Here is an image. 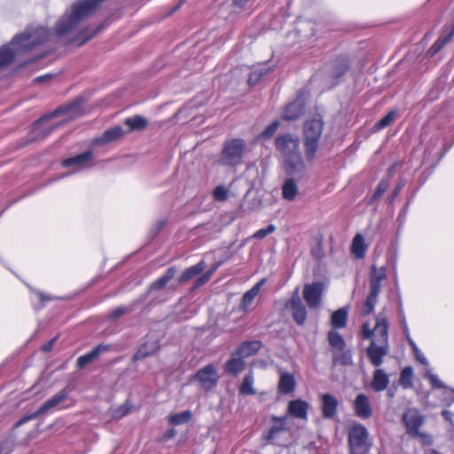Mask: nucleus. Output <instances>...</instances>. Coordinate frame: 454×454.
<instances>
[{"mask_svg": "<svg viewBox=\"0 0 454 454\" xmlns=\"http://www.w3.org/2000/svg\"><path fill=\"white\" fill-rule=\"evenodd\" d=\"M275 145L280 153L282 162L301 155L297 136L289 133L279 135L276 137Z\"/></svg>", "mask_w": 454, "mask_h": 454, "instance_id": "6e6552de", "label": "nucleus"}, {"mask_svg": "<svg viewBox=\"0 0 454 454\" xmlns=\"http://www.w3.org/2000/svg\"><path fill=\"white\" fill-rule=\"evenodd\" d=\"M110 349L106 344H99L87 354L81 356L76 361V366L79 369L84 368L87 364L93 363L104 352Z\"/></svg>", "mask_w": 454, "mask_h": 454, "instance_id": "a211bd4d", "label": "nucleus"}, {"mask_svg": "<svg viewBox=\"0 0 454 454\" xmlns=\"http://www.w3.org/2000/svg\"><path fill=\"white\" fill-rule=\"evenodd\" d=\"M389 187V184L387 180H381L378 185L377 188L371 199V203L379 200L381 196L387 192V190Z\"/></svg>", "mask_w": 454, "mask_h": 454, "instance_id": "c03bdc74", "label": "nucleus"}, {"mask_svg": "<svg viewBox=\"0 0 454 454\" xmlns=\"http://www.w3.org/2000/svg\"><path fill=\"white\" fill-rule=\"evenodd\" d=\"M167 220L160 218L158 219L152 227L151 232L156 235L166 225Z\"/></svg>", "mask_w": 454, "mask_h": 454, "instance_id": "13d9d810", "label": "nucleus"}, {"mask_svg": "<svg viewBox=\"0 0 454 454\" xmlns=\"http://www.w3.org/2000/svg\"><path fill=\"white\" fill-rule=\"evenodd\" d=\"M274 420L278 421L279 425H275L271 427V428L269 431L268 439L272 440L274 439L277 434H278L280 432L286 430L285 428V418H274Z\"/></svg>", "mask_w": 454, "mask_h": 454, "instance_id": "a18cd8bd", "label": "nucleus"}, {"mask_svg": "<svg viewBox=\"0 0 454 454\" xmlns=\"http://www.w3.org/2000/svg\"><path fill=\"white\" fill-rule=\"evenodd\" d=\"M404 185H405V181L400 180L399 183L397 184V185L395 186V190L393 191L392 194L387 197V203L390 204L395 200V198L399 195L401 190L403 188Z\"/></svg>", "mask_w": 454, "mask_h": 454, "instance_id": "6e6d98bb", "label": "nucleus"}, {"mask_svg": "<svg viewBox=\"0 0 454 454\" xmlns=\"http://www.w3.org/2000/svg\"><path fill=\"white\" fill-rule=\"evenodd\" d=\"M192 414L189 411H184L181 413L170 415L168 420L171 424L181 425L188 422L191 419Z\"/></svg>", "mask_w": 454, "mask_h": 454, "instance_id": "79ce46f5", "label": "nucleus"}, {"mask_svg": "<svg viewBox=\"0 0 454 454\" xmlns=\"http://www.w3.org/2000/svg\"><path fill=\"white\" fill-rule=\"evenodd\" d=\"M413 370L411 367H405L401 372L399 383L403 388H411L412 387Z\"/></svg>", "mask_w": 454, "mask_h": 454, "instance_id": "ea45409f", "label": "nucleus"}, {"mask_svg": "<svg viewBox=\"0 0 454 454\" xmlns=\"http://www.w3.org/2000/svg\"><path fill=\"white\" fill-rule=\"evenodd\" d=\"M295 387V380L294 377L287 372L282 373L279 383H278V389L279 391L284 394H289L294 391Z\"/></svg>", "mask_w": 454, "mask_h": 454, "instance_id": "2f4dec72", "label": "nucleus"}, {"mask_svg": "<svg viewBox=\"0 0 454 454\" xmlns=\"http://www.w3.org/2000/svg\"><path fill=\"white\" fill-rule=\"evenodd\" d=\"M125 131L121 126H114L105 130L101 137L95 138V145H106L124 137Z\"/></svg>", "mask_w": 454, "mask_h": 454, "instance_id": "aec40b11", "label": "nucleus"}, {"mask_svg": "<svg viewBox=\"0 0 454 454\" xmlns=\"http://www.w3.org/2000/svg\"><path fill=\"white\" fill-rule=\"evenodd\" d=\"M288 412L295 418L306 419L308 403L301 400H294L289 403Z\"/></svg>", "mask_w": 454, "mask_h": 454, "instance_id": "bb28decb", "label": "nucleus"}, {"mask_svg": "<svg viewBox=\"0 0 454 454\" xmlns=\"http://www.w3.org/2000/svg\"><path fill=\"white\" fill-rule=\"evenodd\" d=\"M283 168L288 176V178L301 181L309 177L308 169L301 155L284 161Z\"/></svg>", "mask_w": 454, "mask_h": 454, "instance_id": "9b49d317", "label": "nucleus"}, {"mask_svg": "<svg viewBox=\"0 0 454 454\" xmlns=\"http://www.w3.org/2000/svg\"><path fill=\"white\" fill-rule=\"evenodd\" d=\"M159 348L160 344L157 340H147L139 347V348L133 356V360L137 361L144 359L148 356L154 354Z\"/></svg>", "mask_w": 454, "mask_h": 454, "instance_id": "b1692460", "label": "nucleus"}, {"mask_svg": "<svg viewBox=\"0 0 454 454\" xmlns=\"http://www.w3.org/2000/svg\"><path fill=\"white\" fill-rule=\"evenodd\" d=\"M131 406L128 403H123L113 411V418L120 419L129 414L131 411Z\"/></svg>", "mask_w": 454, "mask_h": 454, "instance_id": "09e8293b", "label": "nucleus"}, {"mask_svg": "<svg viewBox=\"0 0 454 454\" xmlns=\"http://www.w3.org/2000/svg\"><path fill=\"white\" fill-rule=\"evenodd\" d=\"M395 115L396 113L395 111H390L387 115H385L380 121H379L374 125V129L376 130H380L387 127L394 121Z\"/></svg>", "mask_w": 454, "mask_h": 454, "instance_id": "49530a36", "label": "nucleus"}, {"mask_svg": "<svg viewBox=\"0 0 454 454\" xmlns=\"http://www.w3.org/2000/svg\"><path fill=\"white\" fill-rule=\"evenodd\" d=\"M92 158L93 153L91 151H87L79 155L64 160L62 161V165L65 168H74V171H80L89 166Z\"/></svg>", "mask_w": 454, "mask_h": 454, "instance_id": "2eb2a0df", "label": "nucleus"}, {"mask_svg": "<svg viewBox=\"0 0 454 454\" xmlns=\"http://www.w3.org/2000/svg\"><path fill=\"white\" fill-rule=\"evenodd\" d=\"M213 197L216 201H225L229 198V191L224 186L218 185L213 191Z\"/></svg>", "mask_w": 454, "mask_h": 454, "instance_id": "de8ad7c7", "label": "nucleus"}, {"mask_svg": "<svg viewBox=\"0 0 454 454\" xmlns=\"http://www.w3.org/2000/svg\"><path fill=\"white\" fill-rule=\"evenodd\" d=\"M290 305L294 321L300 325H303L307 318V311L297 293L292 296Z\"/></svg>", "mask_w": 454, "mask_h": 454, "instance_id": "6ab92c4d", "label": "nucleus"}, {"mask_svg": "<svg viewBox=\"0 0 454 454\" xmlns=\"http://www.w3.org/2000/svg\"><path fill=\"white\" fill-rule=\"evenodd\" d=\"M14 59V52L7 46L0 49V68L8 66Z\"/></svg>", "mask_w": 454, "mask_h": 454, "instance_id": "a19ab883", "label": "nucleus"}, {"mask_svg": "<svg viewBox=\"0 0 454 454\" xmlns=\"http://www.w3.org/2000/svg\"><path fill=\"white\" fill-rule=\"evenodd\" d=\"M427 378L430 381L431 385L434 388H446V386L443 382L437 377V375L431 373L430 372H427Z\"/></svg>", "mask_w": 454, "mask_h": 454, "instance_id": "3c124183", "label": "nucleus"}, {"mask_svg": "<svg viewBox=\"0 0 454 454\" xmlns=\"http://www.w3.org/2000/svg\"><path fill=\"white\" fill-rule=\"evenodd\" d=\"M244 367H245L244 358L241 356H236L234 353L232 355V357L226 362V364L224 365V370L229 374L236 376L244 370Z\"/></svg>", "mask_w": 454, "mask_h": 454, "instance_id": "a878e982", "label": "nucleus"}, {"mask_svg": "<svg viewBox=\"0 0 454 454\" xmlns=\"http://www.w3.org/2000/svg\"><path fill=\"white\" fill-rule=\"evenodd\" d=\"M69 391L67 388H63L51 398L48 399L36 411L20 419L17 422L16 427H19L31 419L37 418L40 415L45 414L48 411L58 408L67 399Z\"/></svg>", "mask_w": 454, "mask_h": 454, "instance_id": "9d476101", "label": "nucleus"}, {"mask_svg": "<svg viewBox=\"0 0 454 454\" xmlns=\"http://www.w3.org/2000/svg\"><path fill=\"white\" fill-rule=\"evenodd\" d=\"M276 228L273 224H270L267 228L260 229L256 232L254 233L253 238L262 239L265 238L267 235L275 231Z\"/></svg>", "mask_w": 454, "mask_h": 454, "instance_id": "603ef678", "label": "nucleus"}, {"mask_svg": "<svg viewBox=\"0 0 454 454\" xmlns=\"http://www.w3.org/2000/svg\"><path fill=\"white\" fill-rule=\"evenodd\" d=\"M387 278V267L378 266L372 263L369 272L370 291L363 306V314L370 315L378 302V297L381 291L382 282Z\"/></svg>", "mask_w": 454, "mask_h": 454, "instance_id": "f03ea898", "label": "nucleus"}, {"mask_svg": "<svg viewBox=\"0 0 454 454\" xmlns=\"http://www.w3.org/2000/svg\"><path fill=\"white\" fill-rule=\"evenodd\" d=\"M328 341L333 350H341L346 347L343 337L336 331H330L328 333Z\"/></svg>", "mask_w": 454, "mask_h": 454, "instance_id": "e433bc0d", "label": "nucleus"}, {"mask_svg": "<svg viewBox=\"0 0 454 454\" xmlns=\"http://www.w3.org/2000/svg\"><path fill=\"white\" fill-rule=\"evenodd\" d=\"M355 414L363 419H369L372 415V409L370 400L364 394H359L353 403Z\"/></svg>", "mask_w": 454, "mask_h": 454, "instance_id": "dca6fc26", "label": "nucleus"}, {"mask_svg": "<svg viewBox=\"0 0 454 454\" xmlns=\"http://www.w3.org/2000/svg\"><path fill=\"white\" fill-rule=\"evenodd\" d=\"M223 261H219V262H215L213 265V267L205 273L209 274V278H211V276L214 274V272L223 264Z\"/></svg>", "mask_w": 454, "mask_h": 454, "instance_id": "e2e57ef3", "label": "nucleus"}, {"mask_svg": "<svg viewBox=\"0 0 454 454\" xmlns=\"http://www.w3.org/2000/svg\"><path fill=\"white\" fill-rule=\"evenodd\" d=\"M205 267L206 265L204 261H200L197 264L187 268L178 278V282L180 284H184L189 281L190 279L197 277L204 270Z\"/></svg>", "mask_w": 454, "mask_h": 454, "instance_id": "cd10ccee", "label": "nucleus"}, {"mask_svg": "<svg viewBox=\"0 0 454 454\" xmlns=\"http://www.w3.org/2000/svg\"><path fill=\"white\" fill-rule=\"evenodd\" d=\"M262 75V74H257L256 72L252 73L248 79V82L255 83L261 78Z\"/></svg>", "mask_w": 454, "mask_h": 454, "instance_id": "338daca9", "label": "nucleus"}, {"mask_svg": "<svg viewBox=\"0 0 454 454\" xmlns=\"http://www.w3.org/2000/svg\"><path fill=\"white\" fill-rule=\"evenodd\" d=\"M129 310L130 309L128 307H119L110 313L109 318L111 320H116L117 318L121 317Z\"/></svg>", "mask_w": 454, "mask_h": 454, "instance_id": "5fc2aeb1", "label": "nucleus"}, {"mask_svg": "<svg viewBox=\"0 0 454 454\" xmlns=\"http://www.w3.org/2000/svg\"><path fill=\"white\" fill-rule=\"evenodd\" d=\"M261 348L262 342L259 340L244 341L239 346L235 355L246 358L256 354Z\"/></svg>", "mask_w": 454, "mask_h": 454, "instance_id": "5701e85b", "label": "nucleus"}, {"mask_svg": "<svg viewBox=\"0 0 454 454\" xmlns=\"http://www.w3.org/2000/svg\"><path fill=\"white\" fill-rule=\"evenodd\" d=\"M79 106V103L78 102H74L72 103L71 105L67 106H65V107H59L58 109H56L53 113H51V114L49 115H46L43 118H41L40 120H38L37 121L35 122L34 126L35 128H37L41 123H43L44 121L53 117V116H56V115H59L61 114H64V113H69V112H72L73 110L76 109L77 107Z\"/></svg>", "mask_w": 454, "mask_h": 454, "instance_id": "58836bf2", "label": "nucleus"}, {"mask_svg": "<svg viewBox=\"0 0 454 454\" xmlns=\"http://www.w3.org/2000/svg\"><path fill=\"white\" fill-rule=\"evenodd\" d=\"M348 443L349 454H368L372 442L367 428L360 423L353 424L348 429Z\"/></svg>", "mask_w": 454, "mask_h": 454, "instance_id": "39448f33", "label": "nucleus"}, {"mask_svg": "<svg viewBox=\"0 0 454 454\" xmlns=\"http://www.w3.org/2000/svg\"><path fill=\"white\" fill-rule=\"evenodd\" d=\"M389 384V377L383 369H376L373 372L371 386L376 392L385 390Z\"/></svg>", "mask_w": 454, "mask_h": 454, "instance_id": "393cba45", "label": "nucleus"}, {"mask_svg": "<svg viewBox=\"0 0 454 454\" xmlns=\"http://www.w3.org/2000/svg\"><path fill=\"white\" fill-rule=\"evenodd\" d=\"M410 346L411 347L414 354H415V356L417 358V360H419L422 364L424 365H428V361L427 359L426 358V356L420 352V350L418 348L416 343L414 342V340L411 339V338H409V340H408Z\"/></svg>", "mask_w": 454, "mask_h": 454, "instance_id": "8fccbe9b", "label": "nucleus"}, {"mask_svg": "<svg viewBox=\"0 0 454 454\" xmlns=\"http://www.w3.org/2000/svg\"><path fill=\"white\" fill-rule=\"evenodd\" d=\"M401 325H402L403 333L405 334V336L407 338V340H409V338H411L410 331H409V327H408L405 317L403 315V312L401 313Z\"/></svg>", "mask_w": 454, "mask_h": 454, "instance_id": "bf43d9fd", "label": "nucleus"}, {"mask_svg": "<svg viewBox=\"0 0 454 454\" xmlns=\"http://www.w3.org/2000/svg\"><path fill=\"white\" fill-rule=\"evenodd\" d=\"M322 130L323 122L320 120L313 119L304 124L305 155L308 160H312L315 158Z\"/></svg>", "mask_w": 454, "mask_h": 454, "instance_id": "0eeeda50", "label": "nucleus"}, {"mask_svg": "<svg viewBox=\"0 0 454 454\" xmlns=\"http://www.w3.org/2000/svg\"><path fill=\"white\" fill-rule=\"evenodd\" d=\"M278 121H273L269 126L265 128V129L261 133V137L263 138H270L278 129Z\"/></svg>", "mask_w": 454, "mask_h": 454, "instance_id": "864d4df0", "label": "nucleus"}, {"mask_svg": "<svg viewBox=\"0 0 454 454\" xmlns=\"http://www.w3.org/2000/svg\"><path fill=\"white\" fill-rule=\"evenodd\" d=\"M254 384V374L249 372L245 375L243 381L239 387V392L242 395H255V390L253 387Z\"/></svg>", "mask_w": 454, "mask_h": 454, "instance_id": "4c0bfd02", "label": "nucleus"}, {"mask_svg": "<svg viewBox=\"0 0 454 454\" xmlns=\"http://www.w3.org/2000/svg\"><path fill=\"white\" fill-rule=\"evenodd\" d=\"M333 365H350L352 364V355L350 350L347 349L346 347L342 348L341 350L333 351Z\"/></svg>", "mask_w": 454, "mask_h": 454, "instance_id": "c756f323", "label": "nucleus"}, {"mask_svg": "<svg viewBox=\"0 0 454 454\" xmlns=\"http://www.w3.org/2000/svg\"><path fill=\"white\" fill-rule=\"evenodd\" d=\"M247 152V143L242 138H231L225 140L218 159L222 166L236 167L242 162Z\"/></svg>", "mask_w": 454, "mask_h": 454, "instance_id": "7ed1b4c3", "label": "nucleus"}, {"mask_svg": "<svg viewBox=\"0 0 454 454\" xmlns=\"http://www.w3.org/2000/svg\"><path fill=\"white\" fill-rule=\"evenodd\" d=\"M364 339H371V343L380 345L388 344V321L384 313L376 316L375 325L371 329L369 323H364L362 329Z\"/></svg>", "mask_w": 454, "mask_h": 454, "instance_id": "423d86ee", "label": "nucleus"}, {"mask_svg": "<svg viewBox=\"0 0 454 454\" xmlns=\"http://www.w3.org/2000/svg\"><path fill=\"white\" fill-rule=\"evenodd\" d=\"M51 77H52V74H45V75H41V76L36 77V78L34 80V82H37V83H39V82H47V81H49Z\"/></svg>", "mask_w": 454, "mask_h": 454, "instance_id": "0e129e2a", "label": "nucleus"}, {"mask_svg": "<svg viewBox=\"0 0 454 454\" xmlns=\"http://www.w3.org/2000/svg\"><path fill=\"white\" fill-rule=\"evenodd\" d=\"M124 124L129 127V131H135L145 129L147 127L148 121L141 115H134L132 117L126 118Z\"/></svg>", "mask_w": 454, "mask_h": 454, "instance_id": "473e14b6", "label": "nucleus"}, {"mask_svg": "<svg viewBox=\"0 0 454 454\" xmlns=\"http://www.w3.org/2000/svg\"><path fill=\"white\" fill-rule=\"evenodd\" d=\"M348 319V310L346 308H340L332 315L331 322L334 328H343L346 326Z\"/></svg>", "mask_w": 454, "mask_h": 454, "instance_id": "f704fd0d", "label": "nucleus"}, {"mask_svg": "<svg viewBox=\"0 0 454 454\" xmlns=\"http://www.w3.org/2000/svg\"><path fill=\"white\" fill-rule=\"evenodd\" d=\"M322 399V414L325 419H333L337 411L338 400L331 394H324Z\"/></svg>", "mask_w": 454, "mask_h": 454, "instance_id": "4be33fe9", "label": "nucleus"}, {"mask_svg": "<svg viewBox=\"0 0 454 454\" xmlns=\"http://www.w3.org/2000/svg\"><path fill=\"white\" fill-rule=\"evenodd\" d=\"M176 435V430L175 429H169L165 432L163 438L164 439H170L173 438Z\"/></svg>", "mask_w": 454, "mask_h": 454, "instance_id": "774afa93", "label": "nucleus"}, {"mask_svg": "<svg viewBox=\"0 0 454 454\" xmlns=\"http://www.w3.org/2000/svg\"><path fill=\"white\" fill-rule=\"evenodd\" d=\"M338 61H340L341 69L340 71L335 72L334 73L335 75H340V74H344L348 68L347 60L345 59H340Z\"/></svg>", "mask_w": 454, "mask_h": 454, "instance_id": "680f3d73", "label": "nucleus"}, {"mask_svg": "<svg viewBox=\"0 0 454 454\" xmlns=\"http://www.w3.org/2000/svg\"><path fill=\"white\" fill-rule=\"evenodd\" d=\"M454 35V25L452 26V28L450 32L444 35L440 36L436 42L428 49L427 54L429 57H434L435 54H437L452 38Z\"/></svg>", "mask_w": 454, "mask_h": 454, "instance_id": "7c9ffc66", "label": "nucleus"}, {"mask_svg": "<svg viewBox=\"0 0 454 454\" xmlns=\"http://www.w3.org/2000/svg\"><path fill=\"white\" fill-rule=\"evenodd\" d=\"M176 272L177 270L176 267H169L160 278L151 284L146 294L144 295V298L153 295L155 292L163 289L167 284L175 277Z\"/></svg>", "mask_w": 454, "mask_h": 454, "instance_id": "f3484780", "label": "nucleus"}, {"mask_svg": "<svg viewBox=\"0 0 454 454\" xmlns=\"http://www.w3.org/2000/svg\"><path fill=\"white\" fill-rule=\"evenodd\" d=\"M323 290L324 286L320 282H314L304 286L303 297L309 308L317 309L320 306Z\"/></svg>", "mask_w": 454, "mask_h": 454, "instance_id": "ddd939ff", "label": "nucleus"}, {"mask_svg": "<svg viewBox=\"0 0 454 454\" xmlns=\"http://www.w3.org/2000/svg\"><path fill=\"white\" fill-rule=\"evenodd\" d=\"M402 421L406 428V433L412 437H419L422 440L429 438L427 434L419 432L420 427L425 422V416H423L419 409L408 408L402 415Z\"/></svg>", "mask_w": 454, "mask_h": 454, "instance_id": "1a4fd4ad", "label": "nucleus"}, {"mask_svg": "<svg viewBox=\"0 0 454 454\" xmlns=\"http://www.w3.org/2000/svg\"><path fill=\"white\" fill-rule=\"evenodd\" d=\"M209 274L204 273L200 277H199L195 283V287H199L206 284L209 280Z\"/></svg>", "mask_w": 454, "mask_h": 454, "instance_id": "052dcab7", "label": "nucleus"}, {"mask_svg": "<svg viewBox=\"0 0 454 454\" xmlns=\"http://www.w3.org/2000/svg\"><path fill=\"white\" fill-rule=\"evenodd\" d=\"M195 379L201 384L203 388H213L218 382L215 366L211 364L204 366L197 372Z\"/></svg>", "mask_w": 454, "mask_h": 454, "instance_id": "f8f14e48", "label": "nucleus"}, {"mask_svg": "<svg viewBox=\"0 0 454 454\" xmlns=\"http://www.w3.org/2000/svg\"><path fill=\"white\" fill-rule=\"evenodd\" d=\"M389 345L370 343L366 348V355L373 366L382 364L384 357L388 354Z\"/></svg>", "mask_w": 454, "mask_h": 454, "instance_id": "4468645a", "label": "nucleus"}, {"mask_svg": "<svg viewBox=\"0 0 454 454\" xmlns=\"http://www.w3.org/2000/svg\"><path fill=\"white\" fill-rule=\"evenodd\" d=\"M56 339H57V338L55 337V338H53L52 340H51L49 342H47L46 344H44V345L43 346V350L44 352H48V351H50V350L52 348V347H53V345H54V342H55Z\"/></svg>", "mask_w": 454, "mask_h": 454, "instance_id": "69168bd1", "label": "nucleus"}, {"mask_svg": "<svg viewBox=\"0 0 454 454\" xmlns=\"http://www.w3.org/2000/svg\"><path fill=\"white\" fill-rule=\"evenodd\" d=\"M364 237L361 234H356L353 239L351 251L356 259H362L366 251Z\"/></svg>", "mask_w": 454, "mask_h": 454, "instance_id": "72a5a7b5", "label": "nucleus"}, {"mask_svg": "<svg viewBox=\"0 0 454 454\" xmlns=\"http://www.w3.org/2000/svg\"><path fill=\"white\" fill-rule=\"evenodd\" d=\"M258 294V286H253L249 291L246 292L242 297L240 309L242 311H249L254 298Z\"/></svg>", "mask_w": 454, "mask_h": 454, "instance_id": "c9c22d12", "label": "nucleus"}, {"mask_svg": "<svg viewBox=\"0 0 454 454\" xmlns=\"http://www.w3.org/2000/svg\"><path fill=\"white\" fill-rule=\"evenodd\" d=\"M100 29V27H98L97 29L93 30L92 32L89 31L87 27L82 29L79 31L78 35L75 37V41H77L78 45H82L88 42L90 39H91Z\"/></svg>", "mask_w": 454, "mask_h": 454, "instance_id": "37998d69", "label": "nucleus"}, {"mask_svg": "<svg viewBox=\"0 0 454 454\" xmlns=\"http://www.w3.org/2000/svg\"><path fill=\"white\" fill-rule=\"evenodd\" d=\"M104 0H80L67 10L55 26L59 37L70 35L78 31L80 24L90 16Z\"/></svg>", "mask_w": 454, "mask_h": 454, "instance_id": "f257e3e1", "label": "nucleus"}, {"mask_svg": "<svg viewBox=\"0 0 454 454\" xmlns=\"http://www.w3.org/2000/svg\"><path fill=\"white\" fill-rule=\"evenodd\" d=\"M304 113V102L301 98L286 106L284 112V118L289 121L299 119Z\"/></svg>", "mask_w": 454, "mask_h": 454, "instance_id": "412c9836", "label": "nucleus"}, {"mask_svg": "<svg viewBox=\"0 0 454 454\" xmlns=\"http://www.w3.org/2000/svg\"><path fill=\"white\" fill-rule=\"evenodd\" d=\"M29 289L33 292H35L37 296L39 297V299L41 300V301L43 303L46 302V301H54V300H58L59 298L57 296H53V295H46L45 294H43V292L41 291H36V290H34L32 287L29 286Z\"/></svg>", "mask_w": 454, "mask_h": 454, "instance_id": "4d7b16f0", "label": "nucleus"}, {"mask_svg": "<svg viewBox=\"0 0 454 454\" xmlns=\"http://www.w3.org/2000/svg\"><path fill=\"white\" fill-rule=\"evenodd\" d=\"M297 180L287 178L282 185V196L286 200H294L298 194Z\"/></svg>", "mask_w": 454, "mask_h": 454, "instance_id": "c85d7f7f", "label": "nucleus"}, {"mask_svg": "<svg viewBox=\"0 0 454 454\" xmlns=\"http://www.w3.org/2000/svg\"><path fill=\"white\" fill-rule=\"evenodd\" d=\"M50 36L49 30L43 27H30L24 33L15 35L12 43L19 45V50L21 51H29L35 46L49 41Z\"/></svg>", "mask_w": 454, "mask_h": 454, "instance_id": "20e7f679", "label": "nucleus"}]
</instances>
